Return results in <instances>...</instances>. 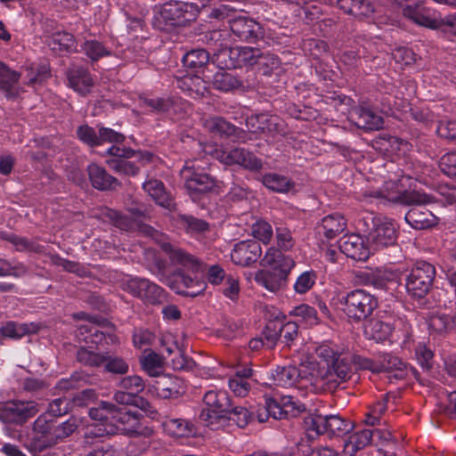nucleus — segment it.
<instances>
[{
    "instance_id": "1",
    "label": "nucleus",
    "mask_w": 456,
    "mask_h": 456,
    "mask_svg": "<svg viewBox=\"0 0 456 456\" xmlns=\"http://www.w3.org/2000/svg\"><path fill=\"white\" fill-rule=\"evenodd\" d=\"M77 428L75 418L60 422L57 419L48 418L47 414H42L33 424L34 436L26 444V448L32 455H39L71 436Z\"/></svg>"
},
{
    "instance_id": "61",
    "label": "nucleus",
    "mask_w": 456,
    "mask_h": 456,
    "mask_svg": "<svg viewBox=\"0 0 456 456\" xmlns=\"http://www.w3.org/2000/svg\"><path fill=\"white\" fill-rule=\"evenodd\" d=\"M114 409V403L102 401L98 407L89 410L92 419L101 421L102 424L110 423V411Z\"/></svg>"
},
{
    "instance_id": "57",
    "label": "nucleus",
    "mask_w": 456,
    "mask_h": 456,
    "mask_svg": "<svg viewBox=\"0 0 456 456\" xmlns=\"http://www.w3.org/2000/svg\"><path fill=\"white\" fill-rule=\"evenodd\" d=\"M118 387L125 391L138 395V394L143 391L145 384L140 376L131 375L122 378L118 381Z\"/></svg>"
},
{
    "instance_id": "13",
    "label": "nucleus",
    "mask_w": 456,
    "mask_h": 456,
    "mask_svg": "<svg viewBox=\"0 0 456 456\" xmlns=\"http://www.w3.org/2000/svg\"><path fill=\"white\" fill-rule=\"evenodd\" d=\"M39 411L35 401H12L0 406V420L6 424L22 425Z\"/></svg>"
},
{
    "instance_id": "56",
    "label": "nucleus",
    "mask_w": 456,
    "mask_h": 456,
    "mask_svg": "<svg viewBox=\"0 0 456 456\" xmlns=\"http://www.w3.org/2000/svg\"><path fill=\"white\" fill-rule=\"evenodd\" d=\"M104 370L113 374L124 375L128 372V363L119 356H111L105 354Z\"/></svg>"
},
{
    "instance_id": "24",
    "label": "nucleus",
    "mask_w": 456,
    "mask_h": 456,
    "mask_svg": "<svg viewBox=\"0 0 456 456\" xmlns=\"http://www.w3.org/2000/svg\"><path fill=\"white\" fill-rule=\"evenodd\" d=\"M20 73L0 61V90L7 99H16L22 91L19 81Z\"/></svg>"
},
{
    "instance_id": "11",
    "label": "nucleus",
    "mask_w": 456,
    "mask_h": 456,
    "mask_svg": "<svg viewBox=\"0 0 456 456\" xmlns=\"http://www.w3.org/2000/svg\"><path fill=\"white\" fill-rule=\"evenodd\" d=\"M305 425L308 432L313 431L316 436H340L352 429V424L338 415L313 414L305 419Z\"/></svg>"
},
{
    "instance_id": "29",
    "label": "nucleus",
    "mask_w": 456,
    "mask_h": 456,
    "mask_svg": "<svg viewBox=\"0 0 456 456\" xmlns=\"http://www.w3.org/2000/svg\"><path fill=\"white\" fill-rule=\"evenodd\" d=\"M142 188L159 206L169 210L175 208V204L169 193L166 191L161 181L151 179L142 184Z\"/></svg>"
},
{
    "instance_id": "10",
    "label": "nucleus",
    "mask_w": 456,
    "mask_h": 456,
    "mask_svg": "<svg viewBox=\"0 0 456 456\" xmlns=\"http://www.w3.org/2000/svg\"><path fill=\"white\" fill-rule=\"evenodd\" d=\"M203 401L207 408L201 411L200 419L210 428H217L216 425L226 417L232 403L230 395L224 390H210L205 394Z\"/></svg>"
},
{
    "instance_id": "47",
    "label": "nucleus",
    "mask_w": 456,
    "mask_h": 456,
    "mask_svg": "<svg viewBox=\"0 0 456 456\" xmlns=\"http://www.w3.org/2000/svg\"><path fill=\"white\" fill-rule=\"evenodd\" d=\"M453 318L448 314H436L430 316L428 328L430 331L438 335H444L453 328Z\"/></svg>"
},
{
    "instance_id": "43",
    "label": "nucleus",
    "mask_w": 456,
    "mask_h": 456,
    "mask_svg": "<svg viewBox=\"0 0 456 456\" xmlns=\"http://www.w3.org/2000/svg\"><path fill=\"white\" fill-rule=\"evenodd\" d=\"M49 258L53 265L56 266H61L66 272L75 273L80 277L90 276L91 272L88 270V268L85 265H82L78 262L62 258L57 254H51Z\"/></svg>"
},
{
    "instance_id": "5",
    "label": "nucleus",
    "mask_w": 456,
    "mask_h": 456,
    "mask_svg": "<svg viewBox=\"0 0 456 456\" xmlns=\"http://www.w3.org/2000/svg\"><path fill=\"white\" fill-rule=\"evenodd\" d=\"M181 175L184 181L187 193L194 201L208 193L219 192L224 187L223 181L204 172L196 160L186 161L181 170Z\"/></svg>"
},
{
    "instance_id": "40",
    "label": "nucleus",
    "mask_w": 456,
    "mask_h": 456,
    "mask_svg": "<svg viewBox=\"0 0 456 456\" xmlns=\"http://www.w3.org/2000/svg\"><path fill=\"white\" fill-rule=\"evenodd\" d=\"M91 377L84 371H75L69 378L60 379L55 385L59 392L78 389L90 382Z\"/></svg>"
},
{
    "instance_id": "44",
    "label": "nucleus",
    "mask_w": 456,
    "mask_h": 456,
    "mask_svg": "<svg viewBox=\"0 0 456 456\" xmlns=\"http://www.w3.org/2000/svg\"><path fill=\"white\" fill-rule=\"evenodd\" d=\"M132 158L109 159L106 160L107 165L117 173L125 175H136L140 170V167L135 161L131 160Z\"/></svg>"
},
{
    "instance_id": "34",
    "label": "nucleus",
    "mask_w": 456,
    "mask_h": 456,
    "mask_svg": "<svg viewBox=\"0 0 456 456\" xmlns=\"http://www.w3.org/2000/svg\"><path fill=\"white\" fill-rule=\"evenodd\" d=\"M274 384L279 387H292L300 377L299 370L295 366H278L273 372Z\"/></svg>"
},
{
    "instance_id": "50",
    "label": "nucleus",
    "mask_w": 456,
    "mask_h": 456,
    "mask_svg": "<svg viewBox=\"0 0 456 456\" xmlns=\"http://www.w3.org/2000/svg\"><path fill=\"white\" fill-rule=\"evenodd\" d=\"M107 153L111 156L110 159L134 158L138 162L142 160L149 162L152 159V154L150 152L134 151L131 148H120L118 146H111Z\"/></svg>"
},
{
    "instance_id": "38",
    "label": "nucleus",
    "mask_w": 456,
    "mask_h": 456,
    "mask_svg": "<svg viewBox=\"0 0 456 456\" xmlns=\"http://www.w3.org/2000/svg\"><path fill=\"white\" fill-rule=\"evenodd\" d=\"M391 326L379 319H370L365 324V335L377 342L386 340L391 334Z\"/></svg>"
},
{
    "instance_id": "59",
    "label": "nucleus",
    "mask_w": 456,
    "mask_h": 456,
    "mask_svg": "<svg viewBox=\"0 0 456 456\" xmlns=\"http://www.w3.org/2000/svg\"><path fill=\"white\" fill-rule=\"evenodd\" d=\"M83 51L92 61H98L103 56L110 54L105 46L97 40H87L83 44Z\"/></svg>"
},
{
    "instance_id": "45",
    "label": "nucleus",
    "mask_w": 456,
    "mask_h": 456,
    "mask_svg": "<svg viewBox=\"0 0 456 456\" xmlns=\"http://www.w3.org/2000/svg\"><path fill=\"white\" fill-rule=\"evenodd\" d=\"M3 238L11 242L18 251H28L34 253L43 252L44 247L35 240L20 237L13 233L4 234Z\"/></svg>"
},
{
    "instance_id": "55",
    "label": "nucleus",
    "mask_w": 456,
    "mask_h": 456,
    "mask_svg": "<svg viewBox=\"0 0 456 456\" xmlns=\"http://www.w3.org/2000/svg\"><path fill=\"white\" fill-rule=\"evenodd\" d=\"M346 355L349 358L348 367V380L351 379L353 371H352V363H354L357 368L361 370H369L372 372H379V369L378 368V362L372 361L371 359L362 357L359 354H346Z\"/></svg>"
},
{
    "instance_id": "37",
    "label": "nucleus",
    "mask_w": 456,
    "mask_h": 456,
    "mask_svg": "<svg viewBox=\"0 0 456 456\" xmlns=\"http://www.w3.org/2000/svg\"><path fill=\"white\" fill-rule=\"evenodd\" d=\"M233 165H240L250 171H258L263 167L261 159L243 148H233Z\"/></svg>"
},
{
    "instance_id": "36",
    "label": "nucleus",
    "mask_w": 456,
    "mask_h": 456,
    "mask_svg": "<svg viewBox=\"0 0 456 456\" xmlns=\"http://www.w3.org/2000/svg\"><path fill=\"white\" fill-rule=\"evenodd\" d=\"M38 330V325L33 322L18 323L14 322H8L1 327L0 332L4 337L20 338L25 335L36 333Z\"/></svg>"
},
{
    "instance_id": "48",
    "label": "nucleus",
    "mask_w": 456,
    "mask_h": 456,
    "mask_svg": "<svg viewBox=\"0 0 456 456\" xmlns=\"http://www.w3.org/2000/svg\"><path fill=\"white\" fill-rule=\"evenodd\" d=\"M281 317L278 314L273 320H270L263 331L267 348H273L279 338H281Z\"/></svg>"
},
{
    "instance_id": "26",
    "label": "nucleus",
    "mask_w": 456,
    "mask_h": 456,
    "mask_svg": "<svg viewBox=\"0 0 456 456\" xmlns=\"http://www.w3.org/2000/svg\"><path fill=\"white\" fill-rule=\"evenodd\" d=\"M67 78L69 85L82 95L88 94L94 85L88 70L82 66L73 65L68 69Z\"/></svg>"
},
{
    "instance_id": "51",
    "label": "nucleus",
    "mask_w": 456,
    "mask_h": 456,
    "mask_svg": "<svg viewBox=\"0 0 456 456\" xmlns=\"http://www.w3.org/2000/svg\"><path fill=\"white\" fill-rule=\"evenodd\" d=\"M77 361L88 367H100L103 365L105 354L95 353L85 346H81L77 351Z\"/></svg>"
},
{
    "instance_id": "23",
    "label": "nucleus",
    "mask_w": 456,
    "mask_h": 456,
    "mask_svg": "<svg viewBox=\"0 0 456 456\" xmlns=\"http://www.w3.org/2000/svg\"><path fill=\"white\" fill-rule=\"evenodd\" d=\"M246 126L250 133L274 134L281 132L279 118L265 113L251 115L246 119Z\"/></svg>"
},
{
    "instance_id": "60",
    "label": "nucleus",
    "mask_w": 456,
    "mask_h": 456,
    "mask_svg": "<svg viewBox=\"0 0 456 456\" xmlns=\"http://www.w3.org/2000/svg\"><path fill=\"white\" fill-rule=\"evenodd\" d=\"M291 314L301 317L309 325H317L321 322L317 310L305 304L294 307Z\"/></svg>"
},
{
    "instance_id": "22",
    "label": "nucleus",
    "mask_w": 456,
    "mask_h": 456,
    "mask_svg": "<svg viewBox=\"0 0 456 456\" xmlns=\"http://www.w3.org/2000/svg\"><path fill=\"white\" fill-rule=\"evenodd\" d=\"M86 171L91 185L98 191H114L121 186V183L116 177L98 164H89Z\"/></svg>"
},
{
    "instance_id": "15",
    "label": "nucleus",
    "mask_w": 456,
    "mask_h": 456,
    "mask_svg": "<svg viewBox=\"0 0 456 456\" xmlns=\"http://www.w3.org/2000/svg\"><path fill=\"white\" fill-rule=\"evenodd\" d=\"M212 84L214 88L223 92L246 91L255 86V81L249 77L242 78L231 69H219L213 76Z\"/></svg>"
},
{
    "instance_id": "21",
    "label": "nucleus",
    "mask_w": 456,
    "mask_h": 456,
    "mask_svg": "<svg viewBox=\"0 0 456 456\" xmlns=\"http://www.w3.org/2000/svg\"><path fill=\"white\" fill-rule=\"evenodd\" d=\"M338 248L347 257L356 261H365L370 256L369 248L363 239L357 234L343 236L338 241Z\"/></svg>"
},
{
    "instance_id": "53",
    "label": "nucleus",
    "mask_w": 456,
    "mask_h": 456,
    "mask_svg": "<svg viewBox=\"0 0 456 456\" xmlns=\"http://www.w3.org/2000/svg\"><path fill=\"white\" fill-rule=\"evenodd\" d=\"M179 223L188 232L202 233L209 230L208 222L189 215L179 216Z\"/></svg>"
},
{
    "instance_id": "16",
    "label": "nucleus",
    "mask_w": 456,
    "mask_h": 456,
    "mask_svg": "<svg viewBox=\"0 0 456 456\" xmlns=\"http://www.w3.org/2000/svg\"><path fill=\"white\" fill-rule=\"evenodd\" d=\"M110 413V424L116 429L129 436L140 434L138 429L141 426V414L138 411H132L126 407H118L114 404V409Z\"/></svg>"
},
{
    "instance_id": "35",
    "label": "nucleus",
    "mask_w": 456,
    "mask_h": 456,
    "mask_svg": "<svg viewBox=\"0 0 456 456\" xmlns=\"http://www.w3.org/2000/svg\"><path fill=\"white\" fill-rule=\"evenodd\" d=\"M261 181L266 188L280 193L289 191L295 185L291 179L276 173H269L263 175Z\"/></svg>"
},
{
    "instance_id": "19",
    "label": "nucleus",
    "mask_w": 456,
    "mask_h": 456,
    "mask_svg": "<svg viewBox=\"0 0 456 456\" xmlns=\"http://www.w3.org/2000/svg\"><path fill=\"white\" fill-rule=\"evenodd\" d=\"M160 247L168 255L173 265H180L195 273L203 272V263L195 256L169 242H163Z\"/></svg>"
},
{
    "instance_id": "32",
    "label": "nucleus",
    "mask_w": 456,
    "mask_h": 456,
    "mask_svg": "<svg viewBox=\"0 0 456 456\" xmlns=\"http://www.w3.org/2000/svg\"><path fill=\"white\" fill-rule=\"evenodd\" d=\"M240 46L230 47L229 44L222 51L216 54L214 64L219 69H234L240 68Z\"/></svg>"
},
{
    "instance_id": "42",
    "label": "nucleus",
    "mask_w": 456,
    "mask_h": 456,
    "mask_svg": "<svg viewBox=\"0 0 456 456\" xmlns=\"http://www.w3.org/2000/svg\"><path fill=\"white\" fill-rule=\"evenodd\" d=\"M49 45L53 51H76L77 43L74 36L66 31H58L52 36Z\"/></svg>"
},
{
    "instance_id": "31",
    "label": "nucleus",
    "mask_w": 456,
    "mask_h": 456,
    "mask_svg": "<svg viewBox=\"0 0 456 456\" xmlns=\"http://www.w3.org/2000/svg\"><path fill=\"white\" fill-rule=\"evenodd\" d=\"M379 372L386 371L390 373L389 378L395 379H403L406 376V365L397 356L390 354H385L381 356V360L378 362Z\"/></svg>"
},
{
    "instance_id": "41",
    "label": "nucleus",
    "mask_w": 456,
    "mask_h": 456,
    "mask_svg": "<svg viewBox=\"0 0 456 456\" xmlns=\"http://www.w3.org/2000/svg\"><path fill=\"white\" fill-rule=\"evenodd\" d=\"M166 429L175 436H191L196 434L194 425L183 419H169L164 422Z\"/></svg>"
},
{
    "instance_id": "12",
    "label": "nucleus",
    "mask_w": 456,
    "mask_h": 456,
    "mask_svg": "<svg viewBox=\"0 0 456 456\" xmlns=\"http://www.w3.org/2000/svg\"><path fill=\"white\" fill-rule=\"evenodd\" d=\"M372 228L368 233V240L375 250L394 246L397 240V227L387 217H371Z\"/></svg>"
},
{
    "instance_id": "28",
    "label": "nucleus",
    "mask_w": 456,
    "mask_h": 456,
    "mask_svg": "<svg viewBox=\"0 0 456 456\" xmlns=\"http://www.w3.org/2000/svg\"><path fill=\"white\" fill-rule=\"evenodd\" d=\"M330 5H337L347 14L366 17L374 12V5L370 0H328Z\"/></svg>"
},
{
    "instance_id": "54",
    "label": "nucleus",
    "mask_w": 456,
    "mask_h": 456,
    "mask_svg": "<svg viewBox=\"0 0 456 456\" xmlns=\"http://www.w3.org/2000/svg\"><path fill=\"white\" fill-rule=\"evenodd\" d=\"M256 65L259 67V69L262 70L264 75L269 76L273 70L280 68L281 61L278 56L273 53H263L260 50V54L257 57Z\"/></svg>"
},
{
    "instance_id": "2",
    "label": "nucleus",
    "mask_w": 456,
    "mask_h": 456,
    "mask_svg": "<svg viewBox=\"0 0 456 456\" xmlns=\"http://www.w3.org/2000/svg\"><path fill=\"white\" fill-rule=\"evenodd\" d=\"M260 265L264 269L255 273L256 282L269 291L275 292L285 283L295 262L279 249L271 248L266 251Z\"/></svg>"
},
{
    "instance_id": "64",
    "label": "nucleus",
    "mask_w": 456,
    "mask_h": 456,
    "mask_svg": "<svg viewBox=\"0 0 456 456\" xmlns=\"http://www.w3.org/2000/svg\"><path fill=\"white\" fill-rule=\"evenodd\" d=\"M415 354L418 362L424 370H429L432 368L434 354L425 344H418Z\"/></svg>"
},
{
    "instance_id": "33",
    "label": "nucleus",
    "mask_w": 456,
    "mask_h": 456,
    "mask_svg": "<svg viewBox=\"0 0 456 456\" xmlns=\"http://www.w3.org/2000/svg\"><path fill=\"white\" fill-rule=\"evenodd\" d=\"M201 40L212 51V62H214L216 54L222 53V51L229 44L227 33L220 29L207 31L203 34Z\"/></svg>"
},
{
    "instance_id": "39",
    "label": "nucleus",
    "mask_w": 456,
    "mask_h": 456,
    "mask_svg": "<svg viewBox=\"0 0 456 456\" xmlns=\"http://www.w3.org/2000/svg\"><path fill=\"white\" fill-rule=\"evenodd\" d=\"M379 436V438H384L387 440L390 437L389 433H386L383 436L381 435V431L378 428L374 429H362L359 432H355L350 436V444L354 448V451H359L365 448L371 443L373 436Z\"/></svg>"
},
{
    "instance_id": "30",
    "label": "nucleus",
    "mask_w": 456,
    "mask_h": 456,
    "mask_svg": "<svg viewBox=\"0 0 456 456\" xmlns=\"http://www.w3.org/2000/svg\"><path fill=\"white\" fill-rule=\"evenodd\" d=\"M346 227L344 217L338 214H332L325 216L322 224L316 228L319 235H323L331 240L340 234Z\"/></svg>"
},
{
    "instance_id": "25",
    "label": "nucleus",
    "mask_w": 456,
    "mask_h": 456,
    "mask_svg": "<svg viewBox=\"0 0 456 456\" xmlns=\"http://www.w3.org/2000/svg\"><path fill=\"white\" fill-rule=\"evenodd\" d=\"M351 119L355 126L363 130L382 128L384 120L381 116L366 107H356L351 112Z\"/></svg>"
},
{
    "instance_id": "27",
    "label": "nucleus",
    "mask_w": 456,
    "mask_h": 456,
    "mask_svg": "<svg viewBox=\"0 0 456 456\" xmlns=\"http://www.w3.org/2000/svg\"><path fill=\"white\" fill-rule=\"evenodd\" d=\"M97 216L104 222H110L115 227L124 232H136V226H138L137 219H132L129 216L107 207L102 208Z\"/></svg>"
},
{
    "instance_id": "17",
    "label": "nucleus",
    "mask_w": 456,
    "mask_h": 456,
    "mask_svg": "<svg viewBox=\"0 0 456 456\" xmlns=\"http://www.w3.org/2000/svg\"><path fill=\"white\" fill-rule=\"evenodd\" d=\"M153 388L163 399H176L186 393L184 380L170 374L158 376Z\"/></svg>"
},
{
    "instance_id": "6",
    "label": "nucleus",
    "mask_w": 456,
    "mask_h": 456,
    "mask_svg": "<svg viewBox=\"0 0 456 456\" xmlns=\"http://www.w3.org/2000/svg\"><path fill=\"white\" fill-rule=\"evenodd\" d=\"M200 12L192 3L180 1L165 3L153 19V26L160 31H170L175 27L186 26L196 20Z\"/></svg>"
},
{
    "instance_id": "62",
    "label": "nucleus",
    "mask_w": 456,
    "mask_h": 456,
    "mask_svg": "<svg viewBox=\"0 0 456 456\" xmlns=\"http://www.w3.org/2000/svg\"><path fill=\"white\" fill-rule=\"evenodd\" d=\"M70 401L65 397H60L53 400L49 405L47 411L45 414L48 415V418L56 419L62 415L67 414L70 410Z\"/></svg>"
},
{
    "instance_id": "58",
    "label": "nucleus",
    "mask_w": 456,
    "mask_h": 456,
    "mask_svg": "<svg viewBox=\"0 0 456 456\" xmlns=\"http://www.w3.org/2000/svg\"><path fill=\"white\" fill-rule=\"evenodd\" d=\"M121 58L126 62L139 64L147 60V52L140 44H134L122 51Z\"/></svg>"
},
{
    "instance_id": "20",
    "label": "nucleus",
    "mask_w": 456,
    "mask_h": 456,
    "mask_svg": "<svg viewBox=\"0 0 456 456\" xmlns=\"http://www.w3.org/2000/svg\"><path fill=\"white\" fill-rule=\"evenodd\" d=\"M261 255L262 248L258 241L244 240L235 245L231 257L235 264L248 266L256 263Z\"/></svg>"
},
{
    "instance_id": "14",
    "label": "nucleus",
    "mask_w": 456,
    "mask_h": 456,
    "mask_svg": "<svg viewBox=\"0 0 456 456\" xmlns=\"http://www.w3.org/2000/svg\"><path fill=\"white\" fill-rule=\"evenodd\" d=\"M229 28L232 36L239 41L256 43L263 39L265 31L262 26L250 17L235 15L230 20Z\"/></svg>"
},
{
    "instance_id": "49",
    "label": "nucleus",
    "mask_w": 456,
    "mask_h": 456,
    "mask_svg": "<svg viewBox=\"0 0 456 456\" xmlns=\"http://www.w3.org/2000/svg\"><path fill=\"white\" fill-rule=\"evenodd\" d=\"M403 13L406 18L413 20L416 24L427 28H436L440 25V21L423 14L419 6L407 5L403 8Z\"/></svg>"
},
{
    "instance_id": "52",
    "label": "nucleus",
    "mask_w": 456,
    "mask_h": 456,
    "mask_svg": "<svg viewBox=\"0 0 456 456\" xmlns=\"http://www.w3.org/2000/svg\"><path fill=\"white\" fill-rule=\"evenodd\" d=\"M251 418L252 415L246 407L235 405L232 402L223 420H232L239 428H243L248 424Z\"/></svg>"
},
{
    "instance_id": "18",
    "label": "nucleus",
    "mask_w": 456,
    "mask_h": 456,
    "mask_svg": "<svg viewBox=\"0 0 456 456\" xmlns=\"http://www.w3.org/2000/svg\"><path fill=\"white\" fill-rule=\"evenodd\" d=\"M204 126L208 131L222 138H232L233 141H246V133L235 126L223 117L216 116L205 120Z\"/></svg>"
},
{
    "instance_id": "9",
    "label": "nucleus",
    "mask_w": 456,
    "mask_h": 456,
    "mask_svg": "<svg viewBox=\"0 0 456 456\" xmlns=\"http://www.w3.org/2000/svg\"><path fill=\"white\" fill-rule=\"evenodd\" d=\"M125 291L139 298L144 305H159L167 301L166 290L152 281L142 277H130L122 283Z\"/></svg>"
},
{
    "instance_id": "7",
    "label": "nucleus",
    "mask_w": 456,
    "mask_h": 456,
    "mask_svg": "<svg viewBox=\"0 0 456 456\" xmlns=\"http://www.w3.org/2000/svg\"><path fill=\"white\" fill-rule=\"evenodd\" d=\"M435 278L436 268L433 265L425 261L416 263L405 279L408 296L420 305H427L428 296L433 291Z\"/></svg>"
},
{
    "instance_id": "4",
    "label": "nucleus",
    "mask_w": 456,
    "mask_h": 456,
    "mask_svg": "<svg viewBox=\"0 0 456 456\" xmlns=\"http://www.w3.org/2000/svg\"><path fill=\"white\" fill-rule=\"evenodd\" d=\"M394 202L411 206L404 219L413 229L425 230L436 226L438 218L425 206L435 201L433 196L418 191H404L397 195Z\"/></svg>"
},
{
    "instance_id": "8",
    "label": "nucleus",
    "mask_w": 456,
    "mask_h": 456,
    "mask_svg": "<svg viewBox=\"0 0 456 456\" xmlns=\"http://www.w3.org/2000/svg\"><path fill=\"white\" fill-rule=\"evenodd\" d=\"M341 310L354 322L367 320L378 307V299L363 289H354L339 298Z\"/></svg>"
},
{
    "instance_id": "63",
    "label": "nucleus",
    "mask_w": 456,
    "mask_h": 456,
    "mask_svg": "<svg viewBox=\"0 0 456 456\" xmlns=\"http://www.w3.org/2000/svg\"><path fill=\"white\" fill-rule=\"evenodd\" d=\"M206 287L207 285L204 281L185 275V282L183 284L185 291L181 292L183 293V296L195 297L201 294Z\"/></svg>"
},
{
    "instance_id": "3",
    "label": "nucleus",
    "mask_w": 456,
    "mask_h": 456,
    "mask_svg": "<svg viewBox=\"0 0 456 456\" xmlns=\"http://www.w3.org/2000/svg\"><path fill=\"white\" fill-rule=\"evenodd\" d=\"M316 354L327 362V367L318 371L321 386L323 390L332 393L348 380L349 358L328 345L319 346Z\"/></svg>"
},
{
    "instance_id": "46",
    "label": "nucleus",
    "mask_w": 456,
    "mask_h": 456,
    "mask_svg": "<svg viewBox=\"0 0 456 456\" xmlns=\"http://www.w3.org/2000/svg\"><path fill=\"white\" fill-rule=\"evenodd\" d=\"M209 53L205 49H194L184 54L183 63L191 69H202L209 62Z\"/></svg>"
}]
</instances>
